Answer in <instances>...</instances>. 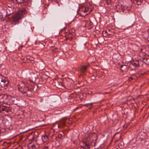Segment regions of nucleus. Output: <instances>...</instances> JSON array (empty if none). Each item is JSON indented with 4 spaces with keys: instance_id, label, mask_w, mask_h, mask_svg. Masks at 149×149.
Segmentation results:
<instances>
[{
    "instance_id": "f257e3e1",
    "label": "nucleus",
    "mask_w": 149,
    "mask_h": 149,
    "mask_svg": "<svg viewBox=\"0 0 149 149\" xmlns=\"http://www.w3.org/2000/svg\"><path fill=\"white\" fill-rule=\"evenodd\" d=\"M18 89L19 91L23 94H25L26 95L29 96H31L33 93V90L32 88L29 89V88L23 84H20L19 85Z\"/></svg>"
},
{
    "instance_id": "f03ea898",
    "label": "nucleus",
    "mask_w": 149,
    "mask_h": 149,
    "mask_svg": "<svg viewBox=\"0 0 149 149\" xmlns=\"http://www.w3.org/2000/svg\"><path fill=\"white\" fill-rule=\"evenodd\" d=\"M26 13L27 11L25 8H22L13 17V21L15 22H18L19 19L22 18L23 17V15Z\"/></svg>"
},
{
    "instance_id": "7ed1b4c3",
    "label": "nucleus",
    "mask_w": 149,
    "mask_h": 149,
    "mask_svg": "<svg viewBox=\"0 0 149 149\" xmlns=\"http://www.w3.org/2000/svg\"><path fill=\"white\" fill-rule=\"evenodd\" d=\"M90 135H89L88 137L82 141V143H83V145L81 146L84 148L85 147L86 149H89L90 146L91 145L93 139L90 137Z\"/></svg>"
},
{
    "instance_id": "20e7f679",
    "label": "nucleus",
    "mask_w": 149,
    "mask_h": 149,
    "mask_svg": "<svg viewBox=\"0 0 149 149\" xmlns=\"http://www.w3.org/2000/svg\"><path fill=\"white\" fill-rule=\"evenodd\" d=\"M143 51H144L143 49H141L139 53V56L141 58H140L141 61H142L143 62L147 65L149 64V58H147L144 56L146 54V53L143 52Z\"/></svg>"
},
{
    "instance_id": "39448f33",
    "label": "nucleus",
    "mask_w": 149,
    "mask_h": 149,
    "mask_svg": "<svg viewBox=\"0 0 149 149\" xmlns=\"http://www.w3.org/2000/svg\"><path fill=\"white\" fill-rule=\"evenodd\" d=\"M139 62L138 61H136L130 63L129 65V67L132 70H135L139 67Z\"/></svg>"
},
{
    "instance_id": "423d86ee",
    "label": "nucleus",
    "mask_w": 149,
    "mask_h": 149,
    "mask_svg": "<svg viewBox=\"0 0 149 149\" xmlns=\"http://www.w3.org/2000/svg\"><path fill=\"white\" fill-rule=\"evenodd\" d=\"M8 100L7 95L3 94L0 95V103H6L8 101Z\"/></svg>"
},
{
    "instance_id": "0eeeda50",
    "label": "nucleus",
    "mask_w": 149,
    "mask_h": 149,
    "mask_svg": "<svg viewBox=\"0 0 149 149\" xmlns=\"http://www.w3.org/2000/svg\"><path fill=\"white\" fill-rule=\"evenodd\" d=\"M8 83L7 79H3V80L0 83V88H5L6 87H7Z\"/></svg>"
},
{
    "instance_id": "6e6552de",
    "label": "nucleus",
    "mask_w": 149,
    "mask_h": 149,
    "mask_svg": "<svg viewBox=\"0 0 149 149\" xmlns=\"http://www.w3.org/2000/svg\"><path fill=\"white\" fill-rule=\"evenodd\" d=\"M89 8L88 7H83L81 11V13L82 14V15L83 16H85L88 13L90 12H89Z\"/></svg>"
},
{
    "instance_id": "1a4fd4ad",
    "label": "nucleus",
    "mask_w": 149,
    "mask_h": 149,
    "mask_svg": "<svg viewBox=\"0 0 149 149\" xmlns=\"http://www.w3.org/2000/svg\"><path fill=\"white\" fill-rule=\"evenodd\" d=\"M146 134L144 132H140L138 134V136H139V139L140 141H142L145 139Z\"/></svg>"
},
{
    "instance_id": "9d476101",
    "label": "nucleus",
    "mask_w": 149,
    "mask_h": 149,
    "mask_svg": "<svg viewBox=\"0 0 149 149\" xmlns=\"http://www.w3.org/2000/svg\"><path fill=\"white\" fill-rule=\"evenodd\" d=\"M121 70L123 72H126L127 71V66L125 65H121L120 66Z\"/></svg>"
},
{
    "instance_id": "9b49d317",
    "label": "nucleus",
    "mask_w": 149,
    "mask_h": 149,
    "mask_svg": "<svg viewBox=\"0 0 149 149\" xmlns=\"http://www.w3.org/2000/svg\"><path fill=\"white\" fill-rule=\"evenodd\" d=\"M87 69V67L86 66L84 65L81 67L80 69V70L81 72H83L86 71Z\"/></svg>"
},
{
    "instance_id": "f8f14e48",
    "label": "nucleus",
    "mask_w": 149,
    "mask_h": 149,
    "mask_svg": "<svg viewBox=\"0 0 149 149\" xmlns=\"http://www.w3.org/2000/svg\"><path fill=\"white\" fill-rule=\"evenodd\" d=\"M63 136L61 134H58L57 136L56 137V139L57 141H59L60 139H62L63 138Z\"/></svg>"
},
{
    "instance_id": "ddd939ff",
    "label": "nucleus",
    "mask_w": 149,
    "mask_h": 149,
    "mask_svg": "<svg viewBox=\"0 0 149 149\" xmlns=\"http://www.w3.org/2000/svg\"><path fill=\"white\" fill-rule=\"evenodd\" d=\"M93 103H88V104H84L83 105L87 107L89 109H90L92 107V106H93Z\"/></svg>"
},
{
    "instance_id": "4468645a",
    "label": "nucleus",
    "mask_w": 149,
    "mask_h": 149,
    "mask_svg": "<svg viewBox=\"0 0 149 149\" xmlns=\"http://www.w3.org/2000/svg\"><path fill=\"white\" fill-rule=\"evenodd\" d=\"M16 1L18 2L19 3H26L28 2L29 0H16Z\"/></svg>"
},
{
    "instance_id": "2eb2a0df",
    "label": "nucleus",
    "mask_w": 149,
    "mask_h": 149,
    "mask_svg": "<svg viewBox=\"0 0 149 149\" xmlns=\"http://www.w3.org/2000/svg\"><path fill=\"white\" fill-rule=\"evenodd\" d=\"M124 145V144L123 142L122 141H121L118 144V146L120 149H121L123 147Z\"/></svg>"
},
{
    "instance_id": "dca6fc26",
    "label": "nucleus",
    "mask_w": 149,
    "mask_h": 149,
    "mask_svg": "<svg viewBox=\"0 0 149 149\" xmlns=\"http://www.w3.org/2000/svg\"><path fill=\"white\" fill-rule=\"evenodd\" d=\"M86 43H81L79 45V47L80 49L85 48Z\"/></svg>"
},
{
    "instance_id": "f3484780",
    "label": "nucleus",
    "mask_w": 149,
    "mask_h": 149,
    "mask_svg": "<svg viewBox=\"0 0 149 149\" xmlns=\"http://www.w3.org/2000/svg\"><path fill=\"white\" fill-rule=\"evenodd\" d=\"M119 133L118 132H117L114 135V137L115 136H118V140H119L121 138L122 136V135L121 134H119Z\"/></svg>"
},
{
    "instance_id": "a211bd4d",
    "label": "nucleus",
    "mask_w": 149,
    "mask_h": 149,
    "mask_svg": "<svg viewBox=\"0 0 149 149\" xmlns=\"http://www.w3.org/2000/svg\"><path fill=\"white\" fill-rule=\"evenodd\" d=\"M38 74V72L35 70L32 71L31 72L30 74L31 75H34L35 76L36 75H37Z\"/></svg>"
},
{
    "instance_id": "6ab92c4d",
    "label": "nucleus",
    "mask_w": 149,
    "mask_h": 149,
    "mask_svg": "<svg viewBox=\"0 0 149 149\" xmlns=\"http://www.w3.org/2000/svg\"><path fill=\"white\" fill-rule=\"evenodd\" d=\"M67 36L68 38H69V39L70 40L72 38V35L71 33H70V32H69V33H67Z\"/></svg>"
},
{
    "instance_id": "aec40b11",
    "label": "nucleus",
    "mask_w": 149,
    "mask_h": 149,
    "mask_svg": "<svg viewBox=\"0 0 149 149\" xmlns=\"http://www.w3.org/2000/svg\"><path fill=\"white\" fill-rule=\"evenodd\" d=\"M42 139L44 140V141H46L48 140V136L47 135H45L42 137Z\"/></svg>"
},
{
    "instance_id": "412c9836",
    "label": "nucleus",
    "mask_w": 149,
    "mask_h": 149,
    "mask_svg": "<svg viewBox=\"0 0 149 149\" xmlns=\"http://www.w3.org/2000/svg\"><path fill=\"white\" fill-rule=\"evenodd\" d=\"M135 1L136 2L137 5H139L141 4V3L140 1H139V0H135Z\"/></svg>"
},
{
    "instance_id": "4be33fe9",
    "label": "nucleus",
    "mask_w": 149,
    "mask_h": 149,
    "mask_svg": "<svg viewBox=\"0 0 149 149\" xmlns=\"http://www.w3.org/2000/svg\"><path fill=\"white\" fill-rule=\"evenodd\" d=\"M0 19L3 20V15L1 13H0Z\"/></svg>"
},
{
    "instance_id": "5701e85b",
    "label": "nucleus",
    "mask_w": 149,
    "mask_h": 149,
    "mask_svg": "<svg viewBox=\"0 0 149 149\" xmlns=\"http://www.w3.org/2000/svg\"><path fill=\"white\" fill-rule=\"evenodd\" d=\"M2 78V76L1 75H0V83L1 82V81L3 80Z\"/></svg>"
},
{
    "instance_id": "b1692460",
    "label": "nucleus",
    "mask_w": 149,
    "mask_h": 149,
    "mask_svg": "<svg viewBox=\"0 0 149 149\" xmlns=\"http://www.w3.org/2000/svg\"><path fill=\"white\" fill-rule=\"evenodd\" d=\"M7 11V13H6V15H5V16H6L7 15V16H8L9 15H10L11 14V13H8L7 12V10H6Z\"/></svg>"
},
{
    "instance_id": "393cba45",
    "label": "nucleus",
    "mask_w": 149,
    "mask_h": 149,
    "mask_svg": "<svg viewBox=\"0 0 149 149\" xmlns=\"http://www.w3.org/2000/svg\"><path fill=\"white\" fill-rule=\"evenodd\" d=\"M65 40H67L68 39H69V38H68V36H67V34L65 36Z\"/></svg>"
},
{
    "instance_id": "a878e982",
    "label": "nucleus",
    "mask_w": 149,
    "mask_h": 149,
    "mask_svg": "<svg viewBox=\"0 0 149 149\" xmlns=\"http://www.w3.org/2000/svg\"><path fill=\"white\" fill-rule=\"evenodd\" d=\"M147 54L149 55V46L148 47V49L146 51Z\"/></svg>"
},
{
    "instance_id": "bb28decb",
    "label": "nucleus",
    "mask_w": 149,
    "mask_h": 149,
    "mask_svg": "<svg viewBox=\"0 0 149 149\" xmlns=\"http://www.w3.org/2000/svg\"><path fill=\"white\" fill-rule=\"evenodd\" d=\"M147 149H149V144H148L146 146Z\"/></svg>"
},
{
    "instance_id": "cd10ccee",
    "label": "nucleus",
    "mask_w": 149,
    "mask_h": 149,
    "mask_svg": "<svg viewBox=\"0 0 149 149\" xmlns=\"http://www.w3.org/2000/svg\"><path fill=\"white\" fill-rule=\"evenodd\" d=\"M148 41L149 42V35H148L147 38Z\"/></svg>"
},
{
    "instance_id": "c85d7f7f",
    "label": "nucleus",
    "mask_w": 149,
    "mask_h": 149,
    "mask_svg": "<svg viewBox=\"0 0 149 149\" xmlns=\"http://www.w3.org/2000/svg\"><path fill=\"white\" fill-rule=\"evenodd\" d=\"M33 59H34V58H30V60H31V61H33Z\"/></svg>"
},
{
    "instance_id": "c756f323",
    "label": "nucleus",
    "mask_w": 149,
    "mask_h": 149,
    "mask_svg": "<svg viewBox=\"0 0 149 149\" xmlns=\"http://www.w3.org/2000/svg\"><path fill=\"white\" fill-rule=\"evenodd\" d=\"M31 147L33 148H34L35 147V146L34 145H33L31 146Z\"/></svg>"
},
{
    "instance_id": "7c9ffc66",
    "label": "nucleus",
    "mask_w": 149,
    "mask_h": 149,
    "mask_svg": "<svg viewBox=\"0 0 149 149\" xmlns=\"http://www.w3.org/2000/svg\"><path fill=\"white\" fill-rule=\"evenodd\" d=\"M93 76H92L91 77V79H95V78H94V77H93Z\"/></svg>"
},
{
    "instance_id": "2f4dec72",
    "label": "nucleus",
    "mask_w": 149,
    "mask_h": 149,
    "mask_svg": "<svg viewBox=\"0 0 149 149\" xmlns=\"http://www.w3.org/2000/svg\"><path fill=\"white\" fill-rule=\"evenodd\" d=\"M79 107H77L75 109H76V110L77 109H78V108H79Z\"/></svg>"
},
{
    "instance_id": "473e14b6",
    "label": "nucleus",
    "mask_w": 149,
    "mask_h": 149,
    "mask_svg": "<svg viewBox=\"0 0 149 149\" xmlns=\"http://www.w3.org/2000/svg\"><path fill=\"white\" fill-rule=\"evenodd\" d=\"M44 149H49V148L47 147H46Z\"/></svg>"
},
{
    "instance_id": "72a5a7b5",
    "label": "nucleus",
    "mask_w": 149,
    "mask_h": 149,
    "mask_svg": "<svg viewBox=\"0 0 149 149\" xmlns=\"http://www.w3.org/2000/svg\"><path fill=\"white\" fill-rule=\"evenodd\" d=\"M30 58H29V57H27V59H29V60H30Z\"/></svg>"
},
{
    "instance_id": "f704fd0d",
    "label": "nucleus",
    "mask_w": 149,
    "mask_h": 149,
    "mask_svg": "<svg viewBox=\"0 0 149 149\" xmlns=\"http://www.w3.org/2000/svg\"><path fill=\"white\" fill-rule=\"evenodd\" d=\"M141 76L143 75H144V74L143 73H141Z\"/></svg>"
},
{
    "instance_id": "c9c22d12",
    "label": "nucleus",
    "mask_w": 149,
    "mask_h": 149,
    "mask_svg": "<svg viewBox=\"0 0 149 149\" xmlns=\"http://www.w3.org/2000/svg\"><path fill=\"white\" fill-rule=\"evenodd\" d=\"M109 93H105L104 94H108Z\"/></svg>"
},
{
    "instance_id": "e433bc0d",
    "label": "nucleus",
    "mask_w": 149,
    "mask_h": 149,
    "mask_svg": "<svg viewBox=\"0 0 149 149\" xmlns=\"http://www.w3.org/2000/svg\"><path fill=\"white\" fill-rule=\"evenodd\" d=\"M2 110L3 111H4V109H3V108H2Z\"/></svg>"
},
{
    "instance_id": "4c0bfd02",
    "label": "nucleus",
    "mask_w": 149,
    "mask_h": 149,
    "mask_svg": "<svg viewBox=\"0 0 149 149\" xmlns=\"http://www.w3.org/2000/svg\"><path fill=\"white\" fill-rule=\"evenodd\" d=\"M27 131H25L24 132H26Z\"/></svg>"
},
{
    "instance_id": "58836bf2",
    "label": "nucleus",
    "mask_w": 149,
    "mask_h": 149,
    "mask_svg": "<svg viewBox=\"0 0 149 149\" xmlns=\"http://www.w3.org/2000/svg\"><path fill=\"white\" fill-rule=\"evenodd\" d=\"M55 49H57V48H55Z\"/></svg>"
},
{
    "instance_id": "ea45409f",
    "label": "nucleus",
    "mask_w": 149,
    "mask_h": 149,
    "mask_svg": "<svg viewBox=\"0 0 149 149\" xmlns=\"http://www.w3.org/2000/svg\"><path fill=\"white\" fill-rule=\"evenodd\" d=\"M140 77H141V76H140Z\"/></svg>"
}]
</instances>
